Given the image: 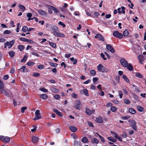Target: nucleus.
<instances>
[{"instance_id":"obj_59","label":"nucleus","mask_w":146,"mask_h":146,"mask_svg":"<svg viewBox=\"0 0 146 146\" xmlns=\"http://www.w3.org/2000/svg\"><path fill=\"white\" fill-rule=\"evenodd\" d=\"M38 68L40 69H44V66L43 65H38Z\"/></svg>"},{"instance_id":"obj_27","label":"nucleus","mask_w":146,"mask_h":146,"mask_svg":"<svg viewBox=\"0 0 146 146\" xmlns=\"http://www.w3.org/2000/svg\"><path fill=\"white\" fill-rule=\"evenodd\" d=\"M74 146H82L80 142H78L76 141H74Z\"/></svg>"},{"instance_id":"obj_30","label":"nucleus","mask_w":146,"mask_h":146,"mask_svg":"<svg viewBox=\"0 0 146 146\" xmlns=\"http://www.w3.org/2000/svg\"><path fill=\"white\" fill-rule=\"evenodd\" d=\"M9 54L11 58H13L15 55V52L13 51H11L9 52Z\"/></svg>"},{"instance_id":"obj_16","label":"nucleus","mask_w":146,"mask_h":146,"mask_svg":"<svg viewBox=\"0 0 146 146\" xmlns=\"http://www.w3.org/2000/svg\"><path fill=\"white\" fill-rule=\"evenodd\" d=\"M95 121L98 123H102L103 122V120L102 117L100 116L96 118Z\"/></svg>"},{"instance_id":"obj_23","label":"nucleus","mask_w":146,"mask_h":146,"mask_svg":"<svg viewBox=\"0 0 146 146\" xmlns=\"http://www.w3.org/2000/svg\"><path fill=\"white\" fill-rule=\"evenodd\" d=\"M38 13L42 15H46V12L44 11H42V10L40 9L37 11Z\"/></svg>"},{"instance_id":"obj_33","label":"nucleus","mask_w":146,"mask_h":146,"mask_svg":"<svg viewBox=\"0 0 146 146\" xmlns=\"http://www.w3.org/2000/svg\"><path fill=\"white\" fill-rule=\"evenodd\" d=\"M129 34V32L127 30L125 29L123 32V35L124 36H127Z\"/></svg>"},{"instance_id":"obj_44","label":"nucleus","mask_w":146,"mask_h":146,"mask_svg":"<svg viewBox=\"0 0 146 146\" xmlns=\"http://www.w3.org/2000/svg\"><path fill=\"white\" fill-rule=\"evenodd\" d=\"M98 135V136L100 138L101 141L102 142V143H105V141L104 138L103 137L100 136V135H99L97 133H96Z\"/></svg>"},{"instance_id":"obj_50","label":"nucleus","mask_w":146,"mask_h":146,"mask_svg":"<svg viewBox=\"0 0 146 146\" xmlns=\"http://www.w3.org/2000/svg\"><path fill=\"white\" fill-rule=\"evenodd\" d=\"M52 7V9L54 11V13H57L59 12L58 10L56 8L53 6Z\"/></svg>"},{"instance_id":"obj_43","label":"nucleus","mask_w":146,"mask_h":146,"mask_svg":"<svg viewBox=\"0 0 146 146\" xmlns=\"http://www.w3.org/2000/svg\"><path fill=\"white\" fill-rule=\"evenodd\" d=\"M18 48L21 51H22L23 50L24 48V46L22 45H19L18 46Z\"/></svg>"},{"instance_id":"obj_46","label":"nucleus","mask_w":146,"mask_h":146,"mask_svg":"<svg viewBox=\"0 0 146 146\" xmlns=\"http://www.w3.org/2000/svg\"><path fill=\"white\" fill-rule=\"evenodd\" d=\"M39 90L44 92H48V90L44 88H40Z\"/></svg>"},{"instance_id":"obj_37","label":"nucleus","mask_w":146,"mask_h":146,"mask_svg":"<svg viewBox=\"0 0 146 146\" xmlns=\"http://www.w3.org/2000/svg\"><path fill=\"white\" fill-rule=\"evenodd\" d=\"M88 140L87 138L84 137L82 139V141L83 143H87L88 142Z\"/></svg>"},{"instance_id":"obj_36","label":"nucleus","mask_w":146,"mask_h":146,"mask_svg":"<svg viewBox=\"0 0 146 146\" xmlns=\"http://www.w3.org/2000/svg\"><path fill=\"white\" fill-rule=\"evenodd\" d=\"M49 44L53 48H55L56 47V44L55 43H54L51 42H49Z\"/></svg>"},{"instance_id":"obj_58","label":"nucleus","mask_w":146,"mask_h":146,"mask_svg":"<svg viewBox=\"0 0 146 146\" xmlns=\"http://www.w3.org/2000/svg\"><path fill=\"white\" fill-rule=\"evenodd\" d=\"M88 125L90 127H94V125L92 122L88 121Z\"/></svg>"},{"instance_id":"obj_5","label":"nucleus","mask_w":146,"mask_h":146,"mask_svg":"<svg viewBox=\"0 0 146 146\" xmlns=\"http://www.w3.org/2000/svg\"><path fill=\"white\" fill-rule=\"evenodd\" d=\"M120 62L121 64L124 67H127L128 65L127 61L124 58H121L120 60Z\"/></svg>"},{"instance_id":"obj_12","label":"nucleus","mask_w":146,"mask_h":146,"mask_svg":"<svg viewBox=\"0 0 146 146\" xmlns=\"http://www.w3.org/2000/svg\"><path fill=\"white\" fill-rule=\"evenodd\" d=\"M3 93L4 95L6 96H7L8 97L11 96L12 95V93L9 90H7V91H6L5 90H3Z\"/></svg>"},{"instance_id":"obj_31","label":"nucleus","mask_w":146,"mask_h":146,"mask_svg":"<svg viewBox=\"0 0 146 146\" xmlns=\"http://www.w3.org/2000/svg\"><path fill=\"white\" fill-rule=\"evenodd\" d=\"M135 76L139 78H143V76L139 72H137L135 73Z\"/></svg>"},{"instance_id":"obj_26","label":"nucleus","mask_w":146,"mask_h":146,"mask_svg":"<svg viewBox=\"0 0 146 146\" xmlns=\"http://www.w3.org/2000/svg\"><path fill=\"white\" fill-rule=\"evenodd\" d=\"M91 141L92 143H95L96 144H98L99 143L98 140L97 139V138L95 137H94L92 139Z\"/></svg>"},{"instance_id":"obj_6","label":"nucleus","mask_w":146,"mask_h":146,"mask_svg":"<svg viewBox=\"0 0 146 146\" xmlns=\"http://www.w3.org/2000/svg\"><path fill=\"white\" fill-rule=\"evenodd\" d=\"M74 107L78 110L81 109V103L80 100H77L76 101Z\"/></svg>"},{"instance_id":"obj_39","label":"nucleus","mask_w":146,"mask_h":146,"mask_svg":"<svg viewBox=\"0 0 146 146\" xmlns=\"http://www.w3.org/2000/svg\"><path fill=\"white\" fill-rule=\"evenodd\" d=\"M18 7H19V8L22 10V11H23L25 10V7L23 5L21 4H19L18 5Z\"/></svg>"},{"instance_id":"obj_18","label":"nucleus","mask_w":146,"mask_h":146,"mask_svg":"<svg viewBox=\"0 0 146 146\" xmlns=\"http://www.w3.org/2000/svg\"><path fill=\"white\" fill-rule=\"evenodd\" d=\"M53 111L55 113L57 114L59 117H62V114L61 112L58 111V110L54 109H53Z\"/></svg>"},{"instance_id":"obj_40","label":"nucleus","mask_w":146,"mask_h":146,"mask_svg":"<svg viewBox=\"0 0 146 146\" xmlns=\"http://www.w3.org/2000/svg\"><path fill=\"white\" fill-rule=\"evenodd\" d=\"M55 36H56L61 37H63L65 36L64 34L59 33L58 32Z\"/></svg>"},{"instance_id":"obj_28","label":"nucleus","mask_w":146,"mask_h":146,"mask_svg":"<svg viewBox=\"0 0 146 146\" xmlns=\"http://www.w3.org/2000/svg\"><path fill=\"white\" fill-rule=\"evenodd\" d=\"M50 90L53 92L57 93L58 92V89L52 87L50 88Z\"/></svg>"},{"instance_id":"obj_64","label":"nucleus","mask_w":146,"mask_h":146,"mask_svg":"<svg viewBox=\"0 0 146 146\" xmlns=\"http://www.w3.org/2000/svg\"><path fill=\"white\" fill-rule=\"evenodd\" d=\"M101 56L102 58L104 60H107V58L106 57H105V55L102 53L101 54Z\"/></svg>"},{"instance_id":"obj_19","label":"nucleus","mask_w":146,"mask_h":146,"mask_svg":"<svg viewBox=\"0 0 146 146\" xmlns=\"http://www.w3.org/2000/svg\"><path fill=\"white\" fill-rule=\"evenodd\" d=\"M22 72H27V68L25 66H23L22 67L19 69Z\"/></svg>"},{"instance_id":"obj_13","label":"nucleus","mask_w":146,"mask_h":146,"mask_svg":"<svg viewBox=\"0 0 146 146\" xmlns=\"http://www.w3.org/2000/svg\"><path fill=\"white\" fill-rule=\"evenodd\" d=\"M94 37L96 38H98L100 40H101L103 41H104V40L103 36L99 33L96 34V35L94 36Z\"/></svg>"},{"instance_id":"obj_1","label":"nucleus","mask_w":146,"mask_h":146,"mask_svg":"<svg viewBox=\"0 0 146 146\" xmlns=\"http://www.w3.org/2000/svg\"><path fill=\"white\" fill-rule=\"evenodd\" d=\"M46 27L48 28V30L49 31L51 29L50 28H51L53 31L52 33L55 36L59 31L58 27L54 25H51L50 26V25L47 24Z\"/></svg>"},{"instance_id":"obj_2","label":"nucleus","mask_w":146,"mask_h":146,"mask_svg":"<svg viewBox=\"0 0 146 146\" xmlns=\"http://www.w3.org/2000/svg\"><path fill=\"white\" fill-rule=\"evenodd\" d=\"M97 69L98 70L102 72H106L107 69L106 68L101 64H99L97 66Z\"/></svg>"},{"instance_id":"obj_4","label":"nucleus","mask_w":146,"mask_h":146,"mask_svg":"<svg viewBox=\"0 0 146 146\" xmlns=\"http://www.w3.org/2000/svg\"><path fill=\"white\" fill-rule=\"evenodd\" d=\"M129 123H131L132 127L135 131L137 130V128L136 126V123L134 120L130 119L128 120Z\"/></svg>"},{"instance_id":"obj_56","label":"nucleus","mask_w":146,"mask_h":146,"mask_svg":"<svg viewBox=\"0 0 146 146\" xmlns=\"http://www.w3.org/2000/svg\"><path fill=\"white\" fill-rule=\"evenodd\" d=\"M72 96L74 98H78V95L74 93L72 94Z\"/></svg>"},{"instance_id":"obj_8","label":"nucleus","mask_w":146,"mask_h":146,"mask_svg":"<svg viewBox=\"0 0 146 146\" xmlns=\"http://www.w3.org/2000/svg\"><path fill=\"white\" fill-rule=\"evenodd\" d=\"M35 116L34 119V120H37L40 119L41 118V116L40 113V110H37L35 113Z\"/></svg>"},{"instance_id":"obj_49","label":"nucleus","mask_w":146,"mask_h":146,"mask_svg":"<svg viewBox=\"0 0 146 146\" xmlns=\"http://www.w3.org/2000/svg\"><path fill=\"white\" fill-rule=\"evenodd\" d=\"M130 117V116L126 115L124 117H122L121 118L123 120H127Z\"/></svg>"},{"instance_id":"obj_11","label":"nucleus","mask_w":146,"mask_h":146,"mask_svg":"<svg viewBox=\"0 0 146 146\" xmlns=\"http://www.w3.org/2000/svg\"><path fill=\"white\" fill-rule=\"evenodd\" d=\"M107 49L110 51L111 53H113L115 52V50L113 47L110 44H107L106 45Z\"/></svg>"},{"instance_id":"obj_29","label":"nucleus","mask_w":146,"mask_h":146,"mask_svg":"<svg viewBox=\"0 0 146 146\" xmlns=\"http://www.w3.org/2000/svg\"><path fill=\"white\" fill-rule=\"evenodd\" d=\"M129 111L130 113L133 114H135L136 112L135 110L132 108H130L129 109Z\"/></svg>"},{"instance_id":"obj_32","label":"nucleus","mask_w":146,"mask_h":146,"mask_svg":"<svg viewBox=\"0 0 146 146\" xmlns=\"http://www.w3.org/2000/svg\"><path fill=\"white\" fill-rule=\"evenodd\" d=\"M133 87L135 88L134 91L137 92H139L140 91L139 89L138 88V87L136 86L135 84L133 85Z\"/></svg>"},{"instance_id":"obj_47","label":"nucleus","mask_w":146,"mask_h":146,"mask_svg":"<svg viewBox=\"0 0 146 146\" xmlns=\"http://www.w3.org/2000/svg\"><path fill=\"white\" fill-rule=\"evenodd\" d=\"M40 75V74L39 73L35 72L33 74V75L35 77H39Z\"/></svg>"},{"instance_id":"obj_63","label":"nucleus","mask_w":146,"mask_h":146,"mask_svg":"<svg viewBox=\"0 0 146 146\" xmlns=\"http://www.w3.org/2000/svg\"><path fill=\"white\" fill-rule=\"evenodd\" d=\"M119 79H120V77L119 76H116L115 78V80H116V82L118 83L119 82Z\"/></svg>"},{"instance_id":"obj_15","label":"nucleus","mask_w":146,"mask_h":146,"mask_svg":"<svg viewBox=\"0 0 146 146\" xmlns=\"http://www.w3.org/2000/svg\"><path fill=\"white\" fill-rule=\"evenodd\" d=\"M138 58L139 59V63L143 64L144 60L143 56L142 55H139L138 56Z\"/></svg>"},{"instance_id":"obj_55","label":"nucleus","mask_w":146,"mask_h":146,"mask_svg":"<svg viewBox=\"0 0 146 146\" xmlns=\"http://www.w3.org/2000/svg\"><path fill=\"white\" fill-rule=\"evenodd\" d=\"M4 87V85L3 82L0 79V89H3Z\"/></svg>"},{"instance_id":"obj_62","label":"nucleus","mask_w":146,"mask_h":146,"mask_svg":"<svg viewBox=\"0 0 146 146\" xmlns=\"http://www.w3.org/2000/svg\"><path fill=\"white\" fill-rule=\"evenodd\" d=\"M121 136L123 138H126L127 137L126 133L125 132H124Z\"/></svg>"},{"instance_id":"obj_10","label":"nucleus","mask_w":146,"mask_h":146,"mask_svg":"<svg viewBox=\"0 0 146 146\" xmlns=\"http://www.w3.org/2000/svg\"><path fill=\"white\" fill-rule=\"evenodd\" d=\"M125 8L123 6H121V8H118L117 9V11L118 13L119 14H121L123 13V14H125Z\"/></svg>"},{"instance_id":"obj_21","label":"nucleus","mask_w":146,"mask_h":146,"mask_svg":"<svg viewBox=\"0 0 146 146\" xmlns=\"http://www.w3.org/2000/svg\"><path fill=\"white\" fill-rule=\"evenodd\" d=\"M127 68L130 71H132L133 70V67L131 64L130 63H128L127 66Z\"/></svg>"},{"instance_id":"obj_53","label":"nucleus","mask_w":146,"mask_h":146,"mask_svg":"<svg viewBox=\"0 0 146 146\" xmlns=\"http://www.w3.org/2000/svg\"><path fill=\"white\" fill-rule=\"evenodd\" d=\"M27 109V107L26 106L23 107L21 108V112L22 113H23L24 112V111L25 110H26Z\"/></svg>"},{"instance_id":"obj_54","label":"nucleus","mask_w":146,"mask_h":146,"mask_svg":"<svg viewBox=\"0 0 146 146\" xmlns=\"http://www.w3.org/2000/svg\"><path fill=\"white\" fill-rule=\"evenodd\" d=\"M118 94L119 95V98H121L123 95V93L122 91L121 90H119L118 91Z\"/></svg>"},{"instance_id":"obj_25","label":"nucleus","mask_w":146,"mask_h":146,"mask_svg":"<svg viewBox=\"0 0 146 146\" xmlns=\"http://www.w3.org/2000/svg\"><path fill=\"white\" fill-rule=\"evenodd\" d=\"M40 97L44 100H46L48 98V96L46 94H41L40 96Z\"/></svg>"},{"instance_id":"obj_20","label":"nucleus","mask_w":146,"mask_h":146,"mask_svg":"<svg viewBox=\"0 0 146 146\" xmlns=\"http://www.w3.org/2000/svg\"><path fill=\"white\" fill-rule=\"evenodd\" d=\"M70 129L72 132H75L77 130V128L73 126H70L69 127Z\"/></svg>"},{"instance_id":"obj_9","label":"nucleus","mask_w":146,"mask_h":146,"mask_svg":"<svg viewBox=\"0 0 146 146\" xmlns=\"http://www.w3.org/2000/svg\"><path fill=\"white\" fill-rule=\"evenodd\" d=\"M113 35L115 37H117L119 38H121L123 37V35L121 33H119L118 31H115L113 33Z\"/></svg>"},{"instance_id":"obj_42","label":"nucleus","mask_w":146,"mask_h":146,"mask_svg":"<svg viewBox=\"0 0 146 146\" xmlns=\"http://www.w3.org/2000/svg\"><path fill=\"white\" fill-rule=\"evenodd\" d=\"M27 58V56L26 55H24L23 58L21 60V62H25L26 61Z\"/></svg>"},{"instance_id":"obj_51","label":"nucleus","mask_w":146,"mask_h":146,"mask_svg":"<svg viewBox=\"0 0 146 146\" xmlns=\"http://www.w3.org/2000/svg\"><path fill=\"white\" fill-rule=\"evenodd\" d=\"M124 103L126 104H129L130 103V101L127 99H125L123 100Z\"/></svg>"},{"instance_id":"obj_22","label":"nucleus","mask_w":146,"mask_h":146,"mask_svg":"<svg viewBox=\"0 0 146 146\" xmlns=\"http://www.w3.org/2000/svg\"><path fill=\"white\" fill-rule=\"evenodd\" d=\"M47 7L48 8V13L50 14H52V10H53V9L52 7H52V6L49 5H48Z\"/></svg>"},{"instance_id":"obj_45","label":"nucleus","mask_w":146,"mask_h":146,"mask_svg":"<svg viewBox=\"0 0 146 146\" xmlns=\"http://www.w3.org/2000/svg\"><path fill=\"white\" fill-rule=\"evenodd\" d=\"M90 73L92 76H94L96 74V72L94 70H92L90 71Z\"/></svg>"},{"instance_id":"obj_52","label":"nucleus","mask_w":146,"mask_h":146,"mask_svg":"<svg viewBox=\"0 0 146 146\" xmlns=\"http://www.w3.org/2000/svg\"><path fill=\"white\" fill-rule=\"evenodd\" d=\"M28 28L25 26H23L22 29V31L24 32H25L27 31H28Z\"/></svg>"},{"instance_id":"obj_38","label":"nucleus","mask_w":146,"mask_h":146,"mask_svg":"<svg viewBox=\"0 0 146 146\" xmlns=\"http://www.w3.org/2000/svg\"><path fill=\"white\" fill-rule=\"evenodd\" d=\"M110 110L113 112H115L117 110V108L115 107L111 106L110 108Z\"/></svg>"},{"instance_id":"obj_41","label":"nucleus","mask_w":146,"mask_h":146,"mask_svg":"<svg viewBox=\"0 0 146 146\" xmlns=\"http://www.w3.org/2000/svg\"><path fill=\"white\" fill-rule=\"evenodd\" d=\"M123 79L127 83H129V79L127 78L126 76L125 75H123L122 76Z\"/></svg>"},{"instance_id":"obj_7","label":"nucleus","mask_w":146,"mask_h":146,"mask_svg":"<svg viewBox=\"0 0 146 146\" xmlns=\"http://www.w3.org/2000/svg\"><path fill=\"white\" fill-rule=\"evenodd\" d=\"M15 42V40L13 39L10 42L8 41H7L6 43H4V45H7L8 48H10L12 47Z\"/></svg>"},{"instance_id":"obj_61","label":"nucleus","mask_w":146,"mask_h":146,"mask_svg":"<svg viewBox=\"0 0 146 146\" xmlns=\"http://www.w3.org/2000/svg\"><path fill=\"white\" fill-rule=\"evenodd\" d=\"M58 24L62 26L63 27H64L66 26L65 25L60 21L58 22Z\"/></svg>"},{"instance_id":"obj_14","label":"nucleus","mask_w":146,"mask_h":146,"mask_svg":"<svg viewBox=\"0 0 146 146\" xmlns=\"http://www.w3.org/2000/svg\"><path fill=\"white\" fill-rule=\"evenodd\" d=\"M80 93L82 94H84L86 96H89V94L88 93V90L86 89L81 90L80 91Z\"/></svg>"},{"instance_id":"obj_60","label":"nucleus","mask_w":146,"mask_h":146,"mask_svg":"<svg viewBox=\"0 0 146 146\" xmlns=\"http://www.w3.org/2000/svg\"><path fill=\"white\" fill-rule=\"evenodd\" d=\"M19 39L21 41H23L25 42H27L28 39L23 37H21Z\"/></svg>"},{"instance_id":"obj_57","label":"nucleus","mask_w":146,"mask_h":146,"mask_svg":"<svg viewBox=\"0 0 146 146\" xmlns=\"http://www.w3.org/2000/svg\"><path fill=\"white\" fill-rule=\"evenodd\" d=\"M54 98L57 100H59L60 99V95L58 94H56L54 95Z\"/></svg>"},{"instance_id":"obj_34","label":"nucleus","mask_w":146,"mask_h":146,"mask_svg":"<svg viewBox=\"0 0 146 146\" xmlns=\"http://www.w3.org/2000/svg\"><path fill=\"white\" fill-rule=\"evenodd\" d=\"M35 64V62L30 61L28 62L27 63V64L30 67H31Z\"/></svg>"},{"instance_id":"obj_48","label":"nucleus","mask_w":146,"mask_h":146,"mask_svg":"<svg viewBox=\"0 0 146 146\" xmlns=\"http://www.w3.org/2000/svg\"><path fill=\"white\" fill-rule=\"evenodd\" d=\"M49 64L53 67H56L58 65V64L56 63H54L53 62H50Z\"/></svg>"},{"instance_id":"obj_3","label":"nucleus","mask_w":146,"mask_h":146,"mask_svg":"<svg viewBox=\"0 0 146 146\" xmlns=\"http://www.w3.org/2000/svg\"><path fill=\"white\" fill-rule=\"evenodd\" d=\"M0 139L3 142L8 143L10 141V139L8 137L0 135Z\"/></svg>"},{"instance_id":"obj_24","label":"nucleus","mask_w":146,"mask_h":146,"mask_svg":"<svg viewBox=\"0 0 146 146\" xmlns=\"http://www.w3.org/2000/svg\"><path fill=\"white\" fill-rule=\"evenodd\" d=\"M137 108L138 110L140 112H143L145 110L144 108L139 105H138L137 106Z\"/></svg>"},{"instance_id":"obj_35","label":"nucleus","mask_w":146,"mask_h":146,"mask_svg":"<svg viewBox=\"0 0 146 146\" xmlns=\"http://www.w3.org/2000/svg\"><path fill=\"white\" fill-rule=\"evenodd\" d=\"M85 110L86 112L88 115H90L91 114L92 112L89 108H86Z\"/></svg>"},{"instance_id":"obj_17","label":"nucleus","mask_w":146,"mask_h":146,"mask_svg":"<svg viewBox=\"0 0 146 146\" xmlns=\"http://www.w3.org/2000/svg\"><path fill=\"white\" fill-rule=\"evenodd\" d=\"M38 139L39 138L37 137L33 136L32 137V141L34 143H37Z\"/></svg>"}]
</instances>
